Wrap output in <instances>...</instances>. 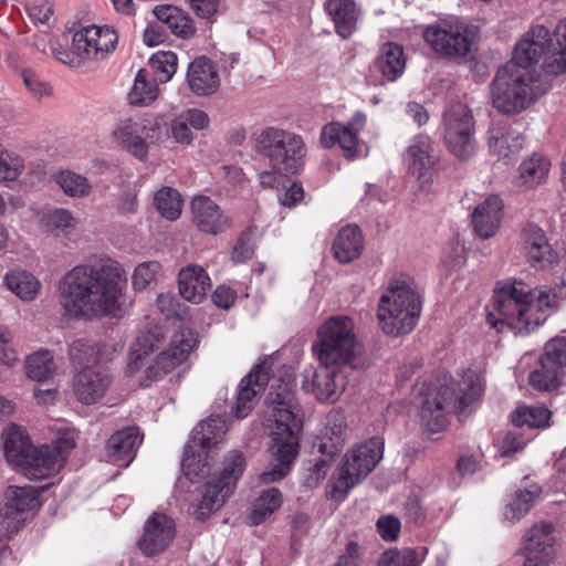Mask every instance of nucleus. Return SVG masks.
Segmentation results:
<instances>
[{"mask_svg": "<svg viewBox=\"0 0 566 566\" xmlns=\"http://www.w3.org/2000/svg\"><path fill=\"white\" fill-rule=\"evenodd\" d=\"M533 438V434L515 427L505 434L500 448L501 455L511 457L521 452Z\"/></svg>", "mask_w": 566, "mask_h": 566, "instance_id": "obj_52", "label": "nucleus"}, {"mask_svg": "<svg viewBox=\"0 0 566 566\" xmlns=\"http://www.w3.org/2000/svg\"><path fill=\"white\" fill-rule=\"evenodd\" d=\"M166 133H168L167 127L165 128L164 135ZM169 133L174 140L178 144L189 145L193 139V134L190 129V126L181 115L171 120L169 125Z\"/></svg>", "mask_w": 566, "mask_h": 566, "instance_id": "obj_60", "label": "nucleus"}, {"mask_svg": "<svg viewBox=\"0 0 566 566\" xmlns=\"http://www.w3.org/2000/svg\"><path fill=\"white\" fill-rule=\"evenodd\" d=\"M364 250L361 231L357 226L343 227L333 242L334 256L340 263H349L358 259Z\"/></svg>", "mask_w": 566, "mask_h": 566, "instance_id": "obj_34", "label": "nucleus"}, {"mask_svg": "<svg viewBox=\"0 0 566 566\" xmlns=\"http://www.w3.org/2000/svg\"><path fill=\"white\" fill-rule=\"evenodd\" d=\"M146 73V70L140 69L135 76L134 85L127 95L130 105L147 106L158 97V85L147 81Z\"/></svg>", "mask_w": 566, "mask_h": 566, "instance_id": "obj_43", "label": "nucleus"}, {"mask_svg": "<svg viewBox=\"0 0 566 566\" xmlns=\"http://www.w3.org/2000/svg\"><path fill=\"white\" fill-rule=\"evenodd\" d=\"M1 440L7 461L18 469L33 447L29 436L17 423H10L3 429Z\"/></svg>", "mask_w": 566, "mask_h": 566, "instance_id": "obj_33", "label": "nucleus"}, {"mask_svg": "<svg viewBox=\"0 0 566 566\" xmlns=\"http://www.w3.org/2000/svg\"><path fill=\"white\" fill-rule=\"evenodd\" d=\"M294 371L290 366H277L272 356L262 357L241 379L238 389H289L293 386Z\"/></svg>", "mask_w": 566, "mask_h": 566, "instance_id": "obj_17", "label": "nucleus"}, {"mask_svg": "<svg viewBox=\"0 0 566 566\" xmlns=\"http://www.w3.org/2000/svg\"><path fill=\"white\" fill-rule=\"evenodd\" d=\"M166 123L160 116L129 118L116 127L113 136L133 156L146 160L149 145L163 138Z\"/></svg>", "mask_w": 566, "mask_h": 566, "instance_id": "obj_14", "label": "nucleus"}, {"mask_svg": "<svg viewBox=\"0 0 566 566\" xmlns=\"http://www.w3.org/2000/svg\"><path fill=\"white\" fill-rule=\"evenodd\" d=\"M178 57L172 51H159L149 59V66L154 71L155 81L158 83L169 82L177 71Z\"/></svg>", "mask_w": 566, "mask_h": 566, "instance_id": "obj_47", "label": "nucleus"}, {"mask_svg": "<svg viewBox=\"0 0 566 566\" xmlns=\"http://www.w3.org/2000/svg\"><path fill=\"white\" fill-rule=\"evenodd\" d=\"M522 240L526 256L534 265L545 268L557 261V253L552 249L544 230L538 226L527 224L522 231Z\"/></svg>", "mask_w": 566, "mask_h": 566, "instance_id": "obj_29", "label": "nucleus"}, {"mask_svg": "<svg viewBox=\"0 0 566 566\" xmlns=\"http://www.w3.org/2000/svg\"><path fill=\"white\" fill-rule=\"evenodd\" d=\"M443 138L449 151L467 160L476 149L475 122L472 111L463 103H454L443 113Z\"/></svg>", "mask_w": 566, "mask_h": 566, "instance_id": "obj_12", "label": "nucleus"}, {"mask_svg": "<svg viewBox=\"0 0 566 566\" xmlns=\"http://www.w3.org/2000/svg\"><path fill=\"white\" fill-rule=\"evenodd\" d=\"M187 84L193 94L209 96L218 91L220 77L212 62L206 56H200L188 66Z\"/></svg>", "mask_w": 566, "mask_h": 566, "instance_id": "obj_28", "label": "nucleus"}, {"mask_svg": "<svg viewBox=\"0 0 566 566\" xmlns=\"http://www.w3.org/2000/svg\"><path fill=\"white\" fill-rule=\"evenodd\" d=\"M69 356L73 363L81 365L96 360L98 350L95 344L86 339H77L70 345Z\"/></svg>", "mask_w": 566, "mask_h": 566, "instance_id": "obj_54", "label": "nucleus"}, {"mask_svg": "<svg viewBox=\"0 0 566 566\" xmlns=\"http://www.w3.org/2000/svg\"><path fill=\"white\" fill-rule=\"evenodd\" d=\"M361 563L363 549L356 542H349L335 566H360Z\"/></svg>", "mask_w": 566, "mask_h": 566, "instance_id": "obj_64", "label": "nucleus"}, {"mask_svg": "<svg viewBox=\"0 0 566 566\" xmlns=\"http://www.w3.org/2000/svg\"><path fill=\"white\" fill-rule=\"evenodd\" d=\"M197 344V334L189 328L178 331L172 336L168 348L160 353L155 364L146 369L147 379L155 381L161 379L177 366L181 365Z\"/></svg>", "mask_w": 566, "mask_h": 566, "instance_id": "obj_16", "label": "nucleus"}, {"mask_svg": "<svg viewBox=\"0 0 566 566\" xmlns=\"http://www.w3.org/2000/svg\"><path fill=\"white\" fill-rule=\"evenodd\" d=\"M24 159L0 144V184H9L18 180L24 172Z\"/></svg>", "mask_w": 566, "mask_h": 566, "instance_id": "obj_48", "label": "nucleus"}, {"mask_svg": "<svg viewBox=\"0 0 566 566\" xmlns=\"http://www.w3.org/2000/svg\"><path fill=\"white\" fill-rule=\"evenodd\" d=\"M345 430L346 421L344 416L339 412H329L326 417L324 434L331 440V446L328 447L326 443L321 444V452L326 453L328 457H334L344 443Z\"/></svg>", "mask_w": 566, "mask_h": 566, "instance_id": "obj_44", "label": "nucleus"}, {"mask_svg": "<svg viewBox=\"0 0 566 566\" xmlns=\"http://www.w3.org/2000/svg\"><path fill=\"white\" fill-rule=\"evenodd\" d=\"M25 375L38 382L51 380L56 375L57 366L49 349H38L25 357Z\"/></svg>", "mask_w": 566, "mask_h": 566, "instance_id": "obj_36", "label": "nucleus"}, {"mask_svg": "<svg viewBox=\"0 0 566 566\" xmlns=\"http://www.w3.org/2000/svg\"><path fill=\"white\" fill-rule=\"evenodd\" d=\"M158 345L159 338L155 333L145 332L138 335L129 350L126 374L134 375Z\"/></svg>", "mask_w": 566, "mask_h": 566, "instance_id": "obj_41", "label": "nucleus"}, {"mask_svg": "<svg viewBox=\"0 0 566 566\" xmlns=\"http://www.w3.org/2000/svg\"><path fill=\"white\" fill-rule=\"evenodd\" d=\"M366 114L356 112L352 119L346 124L329 123L325 125L321 133V143L329 148L338 144L347 157H354L357 151L358 134L366 125Z\"/></svg>", "mask_w": 566, "mask_h": 566, "instance_id": "obj_21", "label": "nucleus"}, {"mask_svg": "<svg viewBox=\"0 0 566 566\" xmlns=\"http://www.w3.org/2000/svg\"><path fill=\"white\" fill-rule=\"evenodd\" d=\"M227 429L226 420L220 415L210 416L193 429L181 462L186 475L193 479L203 474L207 450L222 441Z\"/></svg>", "mask_w": 566, "mask_h": 566, "instance_id": "obj_13", "label": "nucleus"}, {"mask_svg": "<svg viewBox=\"0 0 566 566\" xmlns=\"http://www.w3.org/2000/svg\"><path fill=\"white\" fill-rule=\"evenodd\" d=\"M54 452L59 453L62 458V465L64 467L70 452L76 446V433L73 429L64 428L57 431L55 440L50 444Z\"/></svg>", "mask_w": 566, "mask_h": 566, "instance_id": "obj_57", "label": "nucleus"}, {"mask_svg": "<svg viewBox=\"0 0 566 566\" xmlns=\"http://www.w3.org/2000/svg\"><path fill=\"white\" fill-rule=\"evenodd\" d=\"M543 57L547 74L566 73V19L553 36L545 25L533 27L515 45L511 62L500 67L491 85L494 107L504 114L524 111L533 101V75L528 67Z\"/></svg>", "mask_w": 566, "mask_h": 566, "instance_id": "obj_1", "label": "nucleus"}, {"mask_svg": "<svg viewBox=\"0 0 566 566\" xmlns=\"http://www.w3.org/2000/svg\"><path fill=\"white\" fill-rule=\"evenodd\" d=\"M373 69L387 82L398 80L406 69L403 48L394 42L385 43L373 63Z\"/></svg>", "mask_w": 566, "mask_h": 566, "instance_id": "obj_31", "label": "nucleus"}, {"mask_svg": "<svg viewBox=\"0 0 566 566\" xmlns=\"http://www.w3.org/2000/svg\"><path fill=\"white\" fill-rule=\"evenodd\" d=\"M210 287V277L201 265L189 264L180 269L178 289L185 300L198 304L205 298Z\"/></svg>", "mask_w": 566, "mask_h": 566, "instance_id": "obj_30", "label": "nucleus"}, {"mask_svg": "<svg viewBox=\"0 0 566 566\" xmlns=\"http://www.w3.org/2000/svg\"><path fill=\"white\" fill-rule=\"evenodd\" d=\"M324 9L335 24L336 33L348 39L357 29L358 11L354 0H326Z\"/></svg>", "mask_w": 566, "mask_h": 566, "instance_id": "obj_32", "label": "nucleus"}, {"mask_svg": "<svg viewBox=\"0 0 566 566\" xmlns=\"http://www.w3.org/2000/svg\"><path fill=\"white\" fill-rule=\"evenodd\" d=\"M564 370L555 361L546 360V353L539 358L538 368L528 375V382L534 389H557L560 387Z\"/></svg>", "mask_w": 566, "mask_h": 566, "instance_id": "obj_38", "label": "nucleus"}, {"mask_svg": "<svg viewBox=\"0 0 566 566\" xmlns=\"http://www.w3.org/2000/svg\"><path fill=\"white\" fill-rule=\"evenodd\" d=\"M155 205L159 213L168 220H176L181 214L180 195L171 187H164L157 191Z\"/></svg>", "mask_w": 566, "mask_h": 566, "instance_id": "obj_49", "label": "nucleus"}, {"mask_svg": "<svg viewBox=\"0 0 566 566\" xmlns=\"http://www.w3.org/2000/svg\"><path fill=\"white\" fill-rule=\"evenodd\" d=\"M161 265L157 261H146L138 264L132 276L133 287L143 291L148 287L160 273Z\"/></svg>", "mask_w": 566, "mask_h": 566, "instance_id": "obj_51", "label": "nucleus"}, {"mask_svg": "<svg viewBox=\"0 0 566 566\" xmlns=\"http://www.w3.org/2000/svg\"><path fill=\"white\" fill-rule=\"evenodd\" d=\"M538 301L541 304H545L548 312L555 311L566 301V272L562 274L554 290L538 289Z\"/></svg>", "mask_w": 566, "mask_h": 566, "instance_id": "obj_53", "label": "nucleus"}, {"mask_svg": "<svg viewBox=\"0 0 566 566\" xmlns=\"http://www.w3.org/2000/svg\"><path fill=\"white\" fill-rule=\"evenodd\" d=\"M546 360L555 361L560 369L566 367V336H557L545 345Z\"/></svg>", "mask_w": 566, "mask_h": 566, "instance_id": "obj_59", "label": "nucleus"}, {"mask_svg": "<svg viewBox=\"0 0 566 566\" xmlns=\"http://www.w3.org/2000/svg\"><path fill=\"white\" fill-rule=\"evenodd\" d=\"M417 554L413 549H389L385 552L378 562V566H418Z\"/></svg>", "mask_w": 566, "mask_h": 566, "instance_id": "obj_55", "label": "nucleus"}, {"mask_svg": "<svg viewBox=\"0 0 566 566\" xmlns=\"http://www.w3.org/2000/svg\"><path fill=\"white\" fill-rule=\"evenodd\" d=\"M127 286L123 265L101 258L67 271L57 285L59 303L71 318L93 319L115 315Z\"/></svg>", "mask_w": 566, "mask_h": 566, "instance_id": "obj_2", "label": "nucleus"}, {"mask_svg": "<svg viewBox=\"0 0 566 566\" xmlns=\"http://www.w3.org/2000/svg\"><path fill=\"white\" fill-rule=\"evenodd\" d=\"M376 526L382 539L387 542H392L397 539L401 524L396 516L385 515L377 521Z\"/></svg>", "mask_w": 566, "mask_h": 566, "instance_id": "obj_61", "label": "nucleus"}, {"mask_svg": "<svg viewBox=\"0 0 566 566\" xmlns=\"http://www.w3.org/2000/svg\"><path fill=\"white\" fill-rule=\"evenodd\" d=\"M296 408L293 391H269L265 398L264 412L271 439L269 452L277 463L261 473L263 483L284 479L298 454L302 422Z\"/></svg>", "mask_w": 566, "mask_h": 566, "instance_id": "obj_3", "label": "nucleus"}, {"mask_svg": "<svg viewBox=\"0 0 566 566\" xmlns=\"http://www.w3.org/2000/svg\"><path fill=\"white\" fill-rule=\"evenodd\" d=\"M481 391H423L419 418L429 432L443 431L449 426V415L465 418L480 401Z\"/></svg>", "mask_w": 566, "mask_h": 566, "instance_id": "obj_9", "label": "nucleus"}, {"mask_svg": "<svg viewBox=\"0 0 566 566\" xmlns=\"http://www.w3.org/2000/svg\"><path fill=\"white\" fill-rule=\"evenodd\" d=\"M332 458H319L307 468L308 474L305 476V484L308 488H316L327 475L332 467Z\"/></svg>", "mask_w": 566, "mask_h": 566, "instance_id": "obj_58", "label": "nucleus"}, {"mask_svg": "<svg viewBox=\"0 0 566 566\" xmlns=\"http://www.w3.org/2000/svg\"><path fill=\"white\" fill-rule=\"evenodd\" d=\"M551 169V161L541 154H533L524 159L520 167L518 174L522 184L527 188H535L544 182Z\"/></svg>", "mask_w": 566, "mask_h": 566, "instance_id": "obj_39", "label": "nucleus"}, {"mask_svg": "<svg viewBox=\"0 0 566 566\" xmlns=\"http://www.w3.org/2000/svg\"><path fill=\"white\" fill-rule=\"evenodd\" d=\"M175 533V523L169 516L163 513H154L145 522L138 547L148 556L159 554L169 546Z\"/></svg>", "mask_w": 566, "mask_h": 566, "instance_id": "obj_23", "label": "nucleus"}, {"mask_svg": "<svg viewBox=\"0 0 566 566\" xmlns=\"http://www.w3.org/2000/svg\"><path fill=\"white\" fill-rule=\"evenodd\" d=\"M22 78L28 90L36 97L50 94V86L29 69L22 71Z\"/></svg>", "mask_w": 566, "mask_h": 566, "instance_id": "obj_62", "label": "nucleus"}, {"mask_svg": "<svg viewBox=\"0 0 566 566\" xmlns=\"http://www.w3.org/2000/svg\"><path fill=\"white\" fill-rule=\"evenodd\" d=\"M279 201L285 207H294L304 198V191L300 184L291 182L277 193Z\"/></svg>", "mask_w": 566, "mask_h": 566, "instance_id": "obj_63", "label": "nucleus"}, {"mask_svg": "<svg viewBox=\"0 0 566 566\" xmlns=\"http://www.w3.org/2000/svg\"><path fill=\"white\" fill-rule=\"evenodd\" d=\"M256 391H232L231 402L223 409L224 415H231L238 419L247 417L255 403Z\"/></svg>", "mask_w": 566, "mask_h": 566, "instance_id": "obj_50", "label": "nucleus"}, {"mask_svg": "<svg viewBox=\"0 0 566 566\" xmlns=\"http://www.w3.org/2000/svg\"><path fill=\"white\" fill-rule=\"evenodd\" d=\"M402 160L408 172L416 178L420 189L426 190L432 184L438 157L429 136L418 135L406 149Z\"/></svg>", "mask_w": 566, "mask_h": 566, "instance_id": "obj_18", "label": "nucleus"}, {"mask_svg": "<svg viewBox=\"0 0 566 566\" xmlns=\"http://www.w3.org/2000/svg\"><path fill=\"white\" fill-rule=\"evenodd\" d=\"M552 412L544 405H518L510 415V420L516 428L545 429L549 427Z\"/></svg>", "mask_w": 566, "mask_h": 566, "instance_id": "obj_37", "label": "nucleus"}, {"mask_svg": "<svg viewBox=\"0 0 566 566\" xmlns=\"http://www.w3.org/2000/svg\"><path fill=\"white\" fill-rule=\"evenodd\" d=\"M420 313V296L410 279H392L378 304L377 317L382 332L394 337L408 334L417 325Z\"/></svg>", "mask_w": 566, "mask_h": 566, "instance_id": "obj_5", "label": "nucleus"}, {"mask_svg": "<svg viewBox=\"0 0 566 566\" xmlns=\"http://www.w3.org/2000/svg\"><path fill=\"white\" fill-rule=\"evenodd\" d=\"M62 458L50 444L33 446L18 470L30 480L49 479L61 471Z\"/></svg>", "mask_w": 566, "mask_h": 566, "instance_id": "obj_24", "label": "nucleus"}, {"mask_svg": "<svg viewBox=\"0 0 566 566\" xmlns=\"http://www.w3.org/2000/svg\"><path fill=\"white\" fill-rule=\"evenodd\" d=\"M7 287L23 301H31L40 292L41 283L30 272L24 270L9 271L4 276Z\"/></svg>", "mask_w": 566, "mask_h": 566, "instance_id": "obj_40", "label": "nucleus"}, {"mask_svg": "<svg viewBox=\"0 0 566 566\" xmlns=\"http://www.w3.org/2000/svg\"><path fill=\"white\" fill-rule=\"evenodd\" d=\"M43 488L10 485L4 492V504L0 509V535L10 536L24 524L30 512L41 506Z\"/></svg>", "mask_w": 566, "mask_h": 566, "instance_id": "obj_15", "label": "nucleus"}, {"mask_svg": "<svg viewBox=\"0 0 566 566\" xmlns=\"http://www.w3.org/2000/svg\"><path fill=\"white\" fill-rule=\"evenodd\" d=\"M382 454L384 440L380 437L370 438L348 450L327 483L326 496L343 502L349 491L374 471Z\"/></svg>", "mask_w": 566, "mask_h": 566, "instance_id": "obj_6", "label": "nucleus"}, {"mask_svg": "<svg viewBox=\"0 0 566 566\" xmlns=\"http://www.w3.org/2000/svg\"><path fill=\"white\" fill-rule=\"evenodd\" d=\"M77 389H106L112 385V376L99 366H86L74 376Z\"/></svg>", "mask_w": 566, "mask_h": 566, "instance_id": "obj_46", "label": "nucleus"}, {"mask_svg": "<svg viewBox=\"0 0 566 566\" xmlns=\"http://www.w3.org/2000/svg\"><path fill=\"white\" fill-rule=\"evenodd\" d=\"M244 469L243 454L239 451L229 452L222 462L221 470L207 482L203 496L192 513L195 517L201 520L219 510L232 493Z\"/></svg>", "mask_w": 566, "mask_h": 566, "instance_id": "obj_11", "label": "nucleus"}, {"mask_svg": "<svg viewBox=\"0 0 566 566\" xmlns=\"http://www.w3.org/2000/svg\"><path fill=\"white\" fill-rule=\"evenodd\" d=\"M503 208V200L496 195L489 196L475 207L472 223L481 239H490L499 231Z\"/></svg>", "mask_w": 566, "mask_h": 566, "instance_id": "obj_27", "label": "nucleus"}, {"mask_svg": "<svg viewBox=\"0 0 566 566\" xmlns=\"http://www.w3.org/2000/svg\"><path fill=\"white\" fill-rule=\"evenodd\" d=\"M479 36V28L459 19H442L426 27L423 39L431 50L450 59L467 57Z\"/></svg>", "mask_w": 566, "mask_h": 566, "instance_id": "obj_10", "label": "nucleus"}, {"mask_svg": "<svg viewBox=\"0 0 566 566\" xmlns=\"http://www.w3.org/2000/svg\"><path fill=\"white\" fill-rule=\"evenodd\" d=\"M54 181L67 197L84 198L92 191V185L88 179L71 170L57 172L54 176Z\"/></svg>", "mask_w": 566, "mask_h": 566, "instance_id": "obj_45", "label": "nucleus"}, {"mask_svg": "<svg viewBox=\"0 0 566 566\" xmlns=\"http://www.w3.org/2000/svg\"><path fill=\"white\" fill-rule=\"evenodd\" d=\"M524 136L506 122H494L488 130V146L493 156L505 164L515 160L523 148Z\"/></svg>", "mask_w": 566, "mask_h": 566, "instance_id": "obj_22", "label": "nucleus"}, {"mask_svg": "<svg viewBox=\"0 0 566 566\" xmlns=\"http://www.w3.org/2000/svg\"><path fill=\"white\" fill-rule=\"evenodd\" d=\"M116 32L108 27L87 25L73 34L72 48L81 60L103 59L117 44Z\"/></svg>", "mask_w": 566, "mask_h": 566, "instance_id": "obj_19", "label": "nucleus"}, {"mask_svg": "<svg viewBox=\"0 0 566 566\" xmlns=\"http://www.w3.org/2000/svg\"><path fill=\"white\" fill-rule=\"evenodd\" d=\"M142 442L136 427L116 431L107 440L105 455L108 462L126 468L135 457V449Z\"/></svg>", "mask_w": 566, "mask_h": 566, "instance_id": "obj_26", "label": "nucleus"}, {"mask_svg": "<svg viewBox=\"0 0 566 566\" xmlns=\"http://www.w3.org/2000/svg\"><path fill=\"white\" fill-rule=\"evenodd\" d=\"M282 504V494L276 488H270L255 500L249 522L259 525L271 516Z\"/></svg>", "mask_w": 566, "mask_h": 566, "instance_id": "obj_42", "label": "nucleus"}, {"mask_svg": "<svg viewBox=\"0 0 566 566\" xmlns=\"http://www.w3.org/2000/svg\"><path fill=\"white\" fill-rule=\"evenodd\" d=\"M554 546L553 525L546 522L533 525L523 539L524 566H549L555 556Z\"/></svg>", "mask_w": 566, "mask_h": 566, "instance_id": "obj_20", "label": "nucleus"}, {"mask_svg": "<svg viewBox=\"0 0 566 566\" xmlns=\"http://www.w3.org/2000/svg\"><path fill=\"white\" fill-rule=\"evenodd\" d=\"M493 301L495 313H489L486 321L499 331L507 326L515 334H528L546 321L547 310L538 301V290H532L522 281L496 289Z\"/></svg>", "mask_w": 566, "mask_h": 566, "instance_id": "obj_4", "label": "nucleus"}, {"mask_svg": "<svg viewBox=\"0 0 566 566\" xmlns=\"http://www.w3.org/2000/svg\"><path fill=\"white\" fill-rule=\"evenodd\" d=\"M254 150L268 160L270 168L283 174H297L307 151L301 135L276 126L265 127L258 133Z\"/></svg>", "mask_w": 566, "mask_h": 566, "instance_id": "obj_7", "label": "nucleus"}, {"mask_svg": "<svg viewBox=\"0 0 566 566\" xmlns=\"http://www.w3.org/2000/svg\"><path fill=\"white\" fill-rule=\"evenodd\" d=\"M18 361V352L13 344V334L4 325H0V364L12 367Z\"/></svg>", "mask_w": 566, "mask_h": 566, "instance_id": "obj_56", "label": "nucleus"}, {"mask_svg": "<svg viewBox=\"0 0 566 566\" xmlns=\"http://www.w3.org/2000/svg\"><path fill=\"white\" fill-rule=\"evenodd\" d=\"M317 336L313 350L326 368L350 365L359 354L355 324L348 316L331 317L319 327Z\"/></svg>", "mask_w": 566, "mask_h": 566, "instance_id": "obj_8", "label": "nucleus"}, {"mask_svg": "<svg viewBox=\"0 0 566 566\" xmlns=\"http://www.w3.org/2000/svg\"><path fill=\"white\" fill-rule=\"evenodd\" d=\"M542 489L537 484H530L524 489L516 490L503 510L505 521L515 523L525 516L539 497Z\"/></svg>", "mask_w": 566, "mask_h": 566, "instance_id": "obj_35", "label": "nucleus"}, {"mask_svg": "<svg viewBox=\"0 0 566 566\" xmlns=\"http://www.w3.org/2000/svg\"><path fill=\"white\" fill-rule=\"evenodd\" d=\"M192 220L197 228L208 234H219L230 226V219L208 197L198 196L191 201Z\"/></svg>", "mask_w": 566, "mask_h": 566, "instance_id": "obj_25", "label": "nucleus"}]
</instances>
